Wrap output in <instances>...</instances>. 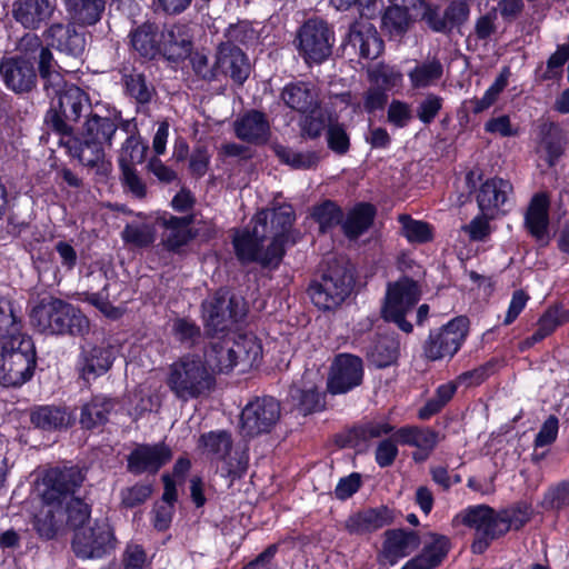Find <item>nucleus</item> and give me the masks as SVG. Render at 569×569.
Listing matches in <instances>:
<instances>
[{
    "mask_svg": "<svg viewBox=\"0 0 569 569\" xmlns=\"http://www.w3.org/2000/svg\"><path fill=\"white\" fill-rule=\"evenodd\" d=\"M58 80L52 84L42 81V89L51 98L50 107L44 114V124L52 132L59 134L61 140L74 134V126L81 118L92 111L90 96L74 83L66 81L62 70L56 72Z\"/></svg>",
    "mask_w": 569,
    "mask_h": 569,
    "instance_id": "1",
    "label": "nucleus"
},
{
    "mask_svg": "<svg viewBox=\"0 0 569 569\" xmlns=\"http://www.w3.org/2000/svg\"><path fill=\"white\" fill-rule=\"evenodd\" d=\"M120 113L116 110H102L99 103L87 116L80 133L74 134L61 144L83 166L94 168L103 164L106 149L112 147L113 138L119 129Z\"/></svg>",
    "mask_w": 569,
    "mask_h": 569,
    "instance_id": "2",
    "label": "nucleus"
},
{
    "mask_svg": "<svg viewBox=\"0 0 569 569\" xmlns=\"http://www.w3.org/2000/svg\"><path fill=\"white\" fill-rule=\"evenodd\" d=\"M30 321L47 335L83 337L90 330L89 319L73 305L59 298H44L31 311Z\"/></svg>",
    "mask_w": 569,
    "mask_h": 569,
    "instance_id": "3",
    "label": "nucleus"
},
{
    "mask_svg": "<svg viewBox=\"0 0 569 569\" xmlns=\"http://www.w3.org/2000/svg\"><path fill=\"white\" fill-rule=\"evenodd\" d=\"M167 386L183 402L207 397L216 386V377L200 356L186 355L170 365Z\"/></svg>",
    "mask_w": 569,
    "mask_h": 569,
    "instance_id": "4",
    "label": "nucleus"
},
{
    "mask_svg": "<svg viewBox=\"0 0 569 569\" xmlns=\"http://www.w3.org/2000/svg\"><path fill=\"white\" fill-rule=\"evenodd\" d=\"M37 365L36 347L29 336L0 341V383L19 387L31 379Z\"/></svg>",
    "mask_w": 569,
    "mask_h": 569,
    "instance_id": "5",
    "label": "nucleus"
},
{
    "mask_svg": "<svg viewBox=\"0 0 569 569\" xmlns=\"http://www.w3.org/2000/svg\"><path fill=\"white\" fill-rule=\"evenodd\" d=\"M355 284L352 267L343 260L328 262L319 280L312 281L308 293L316 307L332 310L350 295Z\"/></svg>",
    "mask_w": 569,
    "mask_h": 569,
    "instance_id": "6",
    "label": "nucleus"
},
{
    "mask_svg": "<svg viewBox=\"0 0 569 569\" xmlns=\"http://www.w3.org/2000/svg\"><path fill=\"white\" fill-rule=\"evenodd\" d=\"M268 218L267 211H259L251 220L252 228L237 232L233 237L236 256L241 263L258 262L262 267L276 268L282 260L277 244H269L263 249V243L269 238Z\"/></svg>",
    "mask_w": 569,
    "mask_h": 569,
    "instance_id": "7",
    "label": "nucleus"
},
{
    "mask_svg": "<svg viewBox=\"0 0 569 569\" xmlns=\"http://www.w3.org/2000/svg\"><path fill=\"white\" fill-rule=\"evenodd\" d=\"M420 296L421 290L418 282L407 276L395 282H389L382 307L383 319L396 323L403 332L410 333L413 326L406 320V315L412 311Z\"/></svg>",
    "mask_w": 569,
    "mask_h": 569,
    "instance_id": "8",
    "label": "nucleus"
},
{
    "mask_svg": "<svg viewBox=\"0 0 569 569\" xmlns=\"http://www.w3.org/2000/svg\"><path fill=\"white\" fill-rule=\"evenodd\" d=\"M296 41L297 50L307 64H320L332 53L335 32L327 21L312 18L299 28Z\"/></svg>",
    "mask_w": 569,
    "mask_h": 569,
    "instance_id": "9",
    "label": "nucleus"
},
{
    "mask_svg": "<svg viewBox=\"0 0 569 569\" xmlns=\"http://www.w3.org/2000/svg\"><path fill=\"white\" fill-rule=\"evenodd\" d=\"M206 327L209 332L218 333L228 330L233 323L242 320L247 313L243 298L230 293L226 289L218 290L202 303Z\"/></svg>",
    "mask_w": 569,
    "mask_h": 569,
    "instance_id": "10",
    "label": "nucleus"
},
{
    "mask_svg": "<svg viewBox=\"0 0 569 569\" xmlns=\"http://www.w3.org/2000/svg\"><path fill=\"white\" fill-rule=\"evenodd\" d=\"M468 325L469 320L460 316L431 330L422 346L423 356L431 361L452 358L467 337Z\"/></svg>",
    "mask_w": 569,
    "mask_h": 569,
    "instance_id": "11",
    "label": "nucleus"
},
{
    "mask_svg": "<svg viewBox=\"0 0 569 569\" xmlns=\"http://www.w3.org/2000/svg\"><path fill=\"white\" fill-rule=\"evenodd\" d=\"M281 416L280 402L271 396L256 397L240 415V429L244 437L269 433Z\"/></svg>",
    "mask_w": 569,
    "mask_h": 569,
    "instance_id": "12",
    "label": "nucleus"
},
{
    "mask_svg": "<svg viewBox=\"0 0 569 569\" xmlns=\"http://www.w3.org/2000/svg\"><path fill=\"white\" fill-rule=\"evenodd\" d=\"M117 545L113 529L107 519L96 520L92 526L78 529L72 538V550L83 559L101 558Z\"/></svg>",
    "mask_w": 569,
    "mask_h": 569,
    "instance_id": "13",
    "label": "nucleus"
},
{
    "mask_svg": "<svg viewBox=\"0 0 569 569\" xmlns=\"http://www.w3.org/2000/svg\"><path fill=\"white\" fill-rule=\"evenodd\" d=\"M77 27L71 20L68 23L54 22L44 29L42 38L51 51L54 49L71 61H81L87 48V34Z\"/></svg>",
    "mask_w": 569,
    "mask_h": 569,
    "instance_id": "14",
    "label": "nucleus"
},
{
    "mask_svg": "<svg viewBox=\"0 0 569 569\" xmlns=\"http://www.w3.org/2000/svg\"><path fill=\"white\" fill-rule=\"evenodd\" d=\"M0 78L8 90L27 96L37 89L40 77L32 61L4 56L0 59Z\"/></svg>",
    "mask_w": 569,
    "mask_h": 569,
    "instance_id": "15",
    "label": "nucleus"
},
{
    "mask_svg": "<svg viewBox=\"0 0 569 569\" xmlns=\"http://www.w3.org/2000/svg\"><path fill=\"white\" fill-rule=\"evenodd\" d=\"M84 480L83 471L77 466H63L49 469L43 477L42 499L47 505H61L74 493Z\"/></svg>",
    "mask_w": 569,
    "mask_h": 569,
    "instance_id": "16",
    "label": "nucleus"
},
{
    "mask_svg": "<svg viewBox=\"0 0 569 569\" xmlns=\"http://www.w3.org/2000/svg\"><path fill=\"white\" fill-rule=\"evenodd\" d=\"M362 380V359L351 353H339L330 366L327 389L331 395L347 393L360 386Z\"/></svg>",
    "mask_w": 569,
    "mask_h": 569,
    "instance_id": "17",
    "label": "nucleus"
},
{
    "mask_svg": "<svg viewBox=\"0 0 569 569\" xmlns=\"http://www.w3.org/2000/svg\"><path fill=\"white\" fill-rule=\"evenodd\" d=\"M18 54L29 61L36 62L41 81H47L52 84V80H58L56 72L63 70V68L54 59L49 44L36 34L26 33L17 43Z\"/></svg>",
    "mask_w": 569,
    "mask_h": 569,
    "instance_id": "18",
    "label": "nucleus"
},
{
    "mask_svg": "<svg viewBox=\"0 0 569 569\" xmlns=\"http://www.w3.org/2000/svg\"><path fill=\"white\" fill-rule=\"evenodd\" d=\"M171 459L172 451L164 442L139 443L127 456V470L134 476L156 475Z\"/></svg>",
    "mask_w": 569,
    "mask_h": 569,
    "instance_id": "19",
    "label": "nucleus"
},
{
    "mask_svg": "<svg viewBox=\"0 0 569 569\" xmlns=\"http://www.w3.org/2000/svg\"><path fill=\"white\" fill-rule=\"evenodd\" d=\"M317 372L306 371L300 383L290 387L289 399L292 408L302 416H308L325 408V396L319 391Z\"/></svg>",
    "mask_w": 569,
    "mask_h": 569,
    "instance_id": "20",
    "label": "nucleus"
},
{
    "mask_svg": "<svg viewBox=\"0 0 569 569\" xmlns=\"http://www.w3.org/2000/svg\"><path fill=\"white\" fill-rule=\"evenodd\" d=\"M269 214L268 231L271 238L270 244H277L282 259L286 252V246L296 244L301 234L298 230L292 229L296 216L290 206H280L272 210H266Z\"/></svg>",
    "mask_w": 569,
    "mask_h": 569,
    "instance_id": "21",
    "label": "nucleus"
},
{
    "mask_svg": "<svg viewBox=\"0 0 569 569\" xmlns=\"http://www.w3.org/2000/svg\"><path fill=\"white\" fill-rule=\"evenodd\" d=\"M345 47L353 49L362 59L375 60L383 51V40L372 23L356 20L349 26Z\"/></svg>",
    "mask_w": 569,
    "mask_h": 569,
    "instance_id": "22",
    "label": "nucleus"
},
{
    "mask_svg": "<svg viewBox=\"0 0 569 569\" xmlns=\"http://www.w3.org/2000/svg\"><path fill=\"white\" fill-rule=\"evenodd\" d=\"M216 70L218 76L229 77L234 83L243 84L251 66L247 54L236 44L221 42L216 51Z\"/></svg>",
    "mask_w": 569,
    "mask_h": 569,
    "instance_id": "23",
    "label": "nucleus"
},
{
    "mask_svg": "<svg viewBox=\"0 0 569 569\" xmlns=\"http://www.w3.org/2000/svg\"><path fill=\"white\" fill-rule=\"evenodd\" d=\"M56 8L51 0H16L12 3V17L23 28L38 30L51 19Z\"/></svg>",
    "mask_w": 569,
    "mask_h": 569,
    "instance_id": "24",
    "label": "nucleus"
},
{
    "mask_svg": "<svg viewBox=\"0 0 569 569\" xmlns=\"http://www.w3.org/2000/svg\"><path fill=\"white\" fill-rule=\"evenodd\" d=\"M194 222L193 214L183 217L162 216L157 219V224L163 228L162 244L166 249L172 252H178L179 249L191 241L196 233L191 229Z\"/></svg>",
    "mask_w": 569,
    "mask_h": 569,
    "instance_id": "25",
    "label": "nucleus"
},
{
    "mask_svg": "<svg viewBox=\"0 0 569 569\" xmlns=\"http://www.w3.org/2000/svg\"><path fill=\"white\" fill-rule=\"evenodd\" d=\"M233 128L238 139L256 146L267 143L271 136L267 116L253 109L238 117Z\"/></svg>",
    "mask_w": 569,
    "mask_h": 569,
    "instance_id": "26",
    "label": "nucleus"
},
{
    "mask_svg": "<svg viewBox=\"0 0 569 569\" xmlns=\"http://www.w3.org/2000/svg\"><path fill=\"white\" fill-rule=\"evenodd\" d=\"M213 372L228 373L236 367L233 338L227 335L212 336L204 348V360Z\"/></svg>",
    "mask_w": 569,
    "mask_h": 569,
    "instance_id": "27",
    "label": "nucleus"
},
{
    "mask_svg": "<svg viewBox=\"0 0 569 569\" xmlns=\"http://www.w3.org/2000/svg\"><path fill=\"white\" fill-rule=\"evenodd\" d=\"M161 56L170 61L191 56L192 34L187 24H173L162 29Z\"/></svg>",
    "mask_w": 569,
    "mask_h": 569,
    "instance_id": "28",
    "label": "nucleus"
},
{
    "mask_svg": "<svg viewBox=\"0 0 569 569\" xmlns=\"http://www.w3.org/2000/svg\"><path fill=\"white\" fill-rule=\"evenodd\" d=\"M113 362L112 349L109 347H83L79 357L78 368L80 376L89 382L104 375Z\"/></svg>",
    "mask_w": 569,
    "mask_h": 569,
    "instance_id": "29",
    "label": "nucleus"
},
{
    "mask_svg": "<svg viewBox=\"0 0 569 569\" xmlns=\"http://www.w3.org/2000/svg\"><path fill=\"white\" fill-rule=\"evenodd\" d=\"M525 224L538 241L545 244L549 242V198L546 193L533 196L526 212Z\"/></svg>",
    "mask_w": 569,
    "mask_h": 569,
    "instance_id": "30",
    "label": "nucleus"
},
{
    "mask_svg": "<svg viewBox=\"0 0 569 569\" xmlns=\"http://www.w3.org/2000/svg\"><path fill=\"white\" fill-rule=\"evenodd\" d=\"M281 99L288 108L300 114L310 112L321 104L316 87L302 81L287 84L282 89Z\"/></svg>",
    "mask_w": 569,
    "mask_h": 569,
    "instance_id": "31",
    "label": "nucleus"
},
{
    "mask_svg": "<svg viewBox=\"0 0 569 569\" xmlns=\"http://www.w3.org/2000/svg\"><path fill=\"white\" fill-rule=\"evenodd\" d=\"M162 29L153 22H144L130 32V43L134 51L144 59L161 56Z\"/></svg>",
    "mask_w": 569,
    "mask_h": 569,
    "instance_id": "32",
    "label": "nucleus"
},
{
    "mask_svg": "<svg viewBox=\"0 0 569 569\" xmlns=\"http://www.w3.org/2000/svg\"><path fill=\"white\" fill-rule=\"evenodd\" d=\"M392 522L391 511L387 507L370 508L351 515L346 520V529L351 535H366Z\"/></svg>",
    "mask_w": 569,
    "mask_h": 569,
    "instance_id": "33",
    "label": "nucleus"
},
{
    "mask_svg": "<svg viewBox=\"0 0 569 569\" xmlns=\"http://www.w3.org/2000/svg\"><path fill=\"white\" fill-rule=\"evenodd\" d=\"M382 555L390 565H396L400 558H403L416 550L420 543L419 536L415 531L403 529H392L386 531Z\"/></svg>",
    "mask_w": 569,
    "mask_h": 569,
    "instance_id": "34",
    "label": "nucleus"
},
{
    "mask_svg": "<svg viewBox=\"0 0 569 569\" xmlns=\"http://www.w3.org/2000/svg\"><path fill=\"white\" fill-rule=\"evenodd\" d=\"M400 342L395 333L377 335L366 348V356L377 368L395 363L399 357Z\"/></svg>",
    "mask_w": 569,
    "mask_h": 569,
    "instance_id": "35",
    "label": "nucleus"
},
{
    "mask_svg": "<svg viewBox=\"0 0 569 569\" xmlns=\"http://www.w3.org/2000/svg\"><path fill=\"white\" fill-rule=\"evenodd\" d=\"M69 20L81 28L96 26L106 11V0H62Z\"/></svg>",
    "mask_w": 569,
    "mask_h": 569,
    "instance_id": "36",
    "label": "nucleus"
},
{
    "mask_svg": "<svg viewBox=\"0 0 569 569\" xmlns=\"http://www.w3.org/2000/svg\"><path fill=\"white\" fill-rule=\"evenodd\" d=\"M512 192V184L501 178L488 179L481 184L477 196L479 209L488 214L500 206L505 204L508 196Z\"/></svg>",
    "mask_w": 569,
    "mask_h": 569,
    "instance_id": "37",
    "label": "nucleus"
},
{
    "mask_svg": "<svg viewBox=\"0 0 569 569\" xmlns=\"http://www.w3.org/2000/svg\"><path fill=\"white\" fill-rule=\"evenodd\" d=\"M116 405L117 401L113 398L94 396L81 408L80 423L82 428L92 430L106 425Z\"/></svg>",
    "mask_w": 569,
    "mask_h": 569,
    "instance_id": "38",
    "label": "nucleus"
},
{
    "mask_svg": "<svg viewBox=\"0 0 569 569\" xmlns=\"http://www.w3.org/2000/svg\"><path fill=\"white\" fill-rule=\"evenodd\" d=\"M375 216L376 208L371 203L357 204L347 213L346 219H342L343 234L350 240L358 239L371 227Z\"/></svg>",
    "mask_w": 569,
    "mask_h": 569,
    "instance_id": "39",
    "label": "nucleus"
},
{
    "mask_svg": "<svg viewBox=\"0 0 569 569\" xmlns=\"http://www.w3.org/2000/svg\"><path fill=\"white\" fill-rule=\"evenodd\" d=\"M462 523L476 529L477 535H486L489 538H499L492 535L498 523V512L487 505H479L467 508L462 513Z\"/></svg>",
    "mask_w": 569,
    "mask_h": 569,
    "instance_id": "40",
    "label": "nucleus"
},
{
    "mask_svg": "<svg viewBox=\"0 0 569 569\" xmlns=\"http://www.w3.org/2000/svg\"><path fill=\"white\" fill-rule=\"evenodd\" d=\"M540 147L547 153L549 167H553L563 153L566 136L562 128L555 122H545L539 127Z\"/></svg>",
    "mask_w": 569,
    "mask_h": 569,
    "instance_id": "41",
    "label": "nucleus"
},
{
    "mask_svg": "<svg viewBox=\"0 0 569 569\" xmlns=\"http://www.w3.org/2000/svg\"><path fill=\"white\" fill-rule=\"evenodd\" d=\"M64 512L60 505H48L33 518V529L41 539L51 540L62 529Z\"/></svg>",
    "mask_w": 569,
    "mask_h": 569,
    "instance_id": "42",
    "label": "nucleus"
},
{
    "mask_svg": "<svg viewBox=\"0 0 569 569\" xmlns=\"http://www.w3.org/2000/svg\"><path fill=\"white\" fill-rule=\"evenodd\" d=\"M381 20L382 30L391 39H401L411 29L416 18L412 12L391 4L386 9Z\"/></svg>",
    "mask_w": 569,
    "mask_h": 569,
    "instance_id": "43",
    "label": "nucleus"
},
{
    "mask_svg": "<svg viewBox=\"0 0 569 569\" xmlns=\"http://www.w3.org/2000/svg\"><path fill=\"white\" fill-rule=\"evenodd\" d=\"M236 367L244 371L259 362L262 347L254 336L240 335L233 338Z\"/></svg>",
    "mask_w": 569,
    "mask_h": 569,
    "instance_id": "44",
    "label": "nucleus"
},
{
    "mask_svg": "<svg viewBox=\"0 0 569 569\" xmlns=\"http://www.w3.org/2000/svg\"><path fill=\"white\" fill-rule=\"evenodd\" d=\"M31 422L34 427L52 431L67 428L70 417L67 411L56 406H40L31 411Z\"/></svg>",
    "mask_w": 569,
    "mask_h": 569,
    "instance_id": "45",
    "label": "nucleus"
},
{
    "mask_svg": "<svg viewBox=\"0 0 569 569\" xmlns=\"http://www.w3.org/2000/svg\"><path fill=\"white\" fill-rule=\"evenodd\" d=\"M531 518V508L526 503L517 505L498 512V523L492 535L503 536L510 529H521Z\"/></svg>",
    "mask_w": 569,
    "mask_h": 569,
    "instance_id": "46",
    "label": "nucleus"
},
{
    "mask_svg": "<svg viewBox=\"0 0 569 569\" xmlns=\"http://www.w3.org/2000/svg\"><path fill=\"white\" fill-rule=\"evenodd\" d=\"M393 437L398 442L418 449L433 450L438 442V433L429 428L403 427Z\"/></svg>",
    "mask_w": 569,
    "mask_h": 569,
    "instance_id": "47",
    "label": "nucleus"
},
{
    "mask_svg": "<svg viewBox=\"0 0 569 569\" xmlns=\"http://www.w3.org/2000/svg\"><path fill=\"white\" fill-rule=\"evenodd\" d=\"M392 427L385 422H368L352 428L345 437L340 439L341 447H358L373 438H379L392 431Z\"/></svg>",
    "mask_w": 569,
    "mask_h": 569,
    "instance_id": "48",
    "label": "nucleus"
},
{
    "mask_svg": "<svg viewBox=\"0 0 569 569\" xmlns=\"http://www.w3.org/2000/svg\"><path fill=\"white\" fill-rule=\"evenodd\" d=\"M147 151L148 146L142 142L139 132H131L121 146L119 156L120 169H133L136 164L142 163L146 159Z\"/></svg>",
    "mask_w": 569,
    "mask_h": 569,
    "instance_id": "49",
    "label": "nucleus"
},
{
    "mask_svg": "<svg viewBox=\"0 0 569 569\" xmlns=\"http://www.w3.org/2000/svg\"><path fill=\"white\" fill-rule=\"evenodd\" d=\"M443 74L442 63L433 58L416 64L409 72V79L412 88L421 89L435 84Z\"/></svg>",
    "mask_w": 569,
    "mask_h": 569,
    "instance_id": "50",
    "label": "nucleus"
},
{
    "mask_svg": "<svg viewBox=\"0 0 569 569\" xmlns=\"http://www.w3.org/2000/svg\"><path fill=\"white\" fill-rule=\"evenodd\" d=\"M199 443L216 460H224L232 449L231 435L224 430L201 435Z\"/></svg>",
    "mask_w": 569,
    "mask_h": 569,
    "instance_id": "51",
    "label": "nucleus"
},
{
    "mask_svg": "<svg viewBox=\"0 0 569 569\" xmlns=\"http://www.w3.org/2000/svg\"><path fill=\"white\" fill-rule=\"evenodd\" d=\"M311 216L318 222L320 231L323 233L337 226H341L345 217L341 208L331 200H326L315 206Z\"/></svg>",
    "mask_w": 569,
    "mask_h": 569,
    "instance_id": "52",
    "label": "nucleus"
},
{
    "mask_svg": "<svg viewBox=\"0 0 569 569\" xmlns=\"http://www.w3.org/2000/svg\"><path fill=\"white\" fill-rule=\"evenodd\" d=\"M274 152L281 162L298 170L315 168L319 162V156L315 151L299 152L288 147L276 146Z\"/></svg>",
    "mask_w": 569,
    "mask_h": 569,
    "instance_id": "53",
    "label": "nucleus"
},
{
    "mask_svg": "<svg viewBox=\"0 0 569 569\" xmlns=\"http://www.w3.org/2000/svg\"><path fill=\"white\" fill-rule=\"evenodd\" d=\"M328 124L329 122H327L320 104L315 110L301 114L299 120L301 137L305 139H317L328 129Z\"/></svg>",
    "mask_w": 569,
    "mask_h": 569,
    "instance_id": "54",
    "label": "nucleus"
},
{
    "mask_svg": "<svg viewBox=\"0 0 569 569\" xmlns=\"http://www.w3.org/2000/svg\"><path fill=\"white\" fill-rule=\"evenodd\" d=\"M16 336H26L21 332V323L10 300L0 298V340Z\"/></svg>",
    "mask_w": 569,
    "mask_h": 569,
    "instance_id": "55",
    "label": "nucleus"
},
{
    "mask_svg": "<svg viewBox=\"0 0 569 569\" xmlns=\"http://www.w3.org/2000/svg\"><path fill=\"white\" fill-rule=\"evenodd\" d=\"M430 541L426 542L420 556L428 560L435 569L447 557L451 543L448 537L438 533H429Z\"/></svg>",
    "mask_w": 569,
    "mask_h": 569,
    "instance_id": "56",
    "label": "nucleus"
},
{
    "mask_svg": "<svg viewBox=\"0 0 569 569\" xmlns=\"http://www.w3.org/2000/svg\"><path fill=\"white\" fill-rule=\"evenodd\" d=\"M399 221L402 234L409 242L426 243L432 240V227L428 222L415 220L407 214H401Z\"/></svg>",
    "mask_w": 569,
    "mask_h": 569,
    "instance_id": "57",
    "label": "nucleus"
},
{
    "mask_svg": "<svg viewBox=\"0 0 569 569\" xmlns=\"http://www.w3.org/2000/svg\"><path fill=\"white\" fill-rule=\"evenodd\" d=\"M172 335L184 347L197 346L202 338L200 327L188 318H177L172 322Z\"/></svg>",
    "mask_w": 569,
    "mask_h": 569,
    "instance_id": "58",
    "label": "nucleus"
},
{
    "mask_svg": "<svg viewBox=\"0 0 569 569\" xmlns=\"http://www.w3.org/2000/svg\"><path fill=\"white\" fill-rule=\"evenodd\" d=\"M413 17L425 22L433 32L448 34L445 13L438 4L425 0L421 9H418Z\"/></svg>",
    "mask_w": 569,
    "mask_h": 569,
    "instance_id": "59",
    "label": "nucleus"
},
{
    "mask_svg": "<svg viewBox=\"0 0 569 569\" xmlns=\"http://www.w3.org/2000/svg\"><path fill=\"white\" fill-rule=\"evenodd\" d=\"M368 77L373 87H379L385 91L397 87L402 79L400 72L387 64H377L368 69Z\"/></svg>",
    "mask_w": 569,
    "mask_h": 569,
    "instance_id": "60",
    "label": "nucleus"
},
{
    "mask_svg": "<svg viewBox=\"0 0 569 569\" xmlns=\"http://www.w3.org/2000/svg\"><path fill=\"white\" fill-rule=\"evenodd\" d=\"M153 487L149 482H137L120 491V505L126 509L136 508L144 503L152 495Z\"/></svg>",
    "mask_w": 569,
    "mask_h": 569,
    "instance_id": "61",
    "label": "nucleus"
},
{
    "mask_svg": "<svg viewBox=\"0 0 569 569\" xmlns=\"http://www.w3.org/2000/svg\"><path fill=\"white\" fill-rule=\"evenodd\" d=\"M122 239L139 248L149 247L156 240V230L147 223L127 224L122 231Z\"/></svg>",
    "mask_w": 569,
    "mask_h": 569,
    "instance_id": "62",
    "label": "nucleus"
},
{
    "mask_svg": "<svg viewBox=\"0 0 569 569\" xmlns=\"http://www.w3.org/2000/svg\"><path fill=\"white\" fill-rule=\"evenodd\" d=\"M126 90L128 94L144 104L150 102L154 88L149 84L142 73H130L124 78Z\"/></svg>",
    "mask_w": 569,
    "mask_h": 569,
    "instance_id": "63",
    "label": "nucleus"
},
{
    "mask_svg": "<svg viewBox=\"0 0 569 569\" xmlns=\"http://www.w3.org/2000/svg\"><path fill=\"white\" fill-rule=\"evenodd\" d=\"M328 148L336 154L343 156L350 149V139L345 126L330 121L326 132Z\"/></svg>",
    "mask_w": 569,
    "mask_h": 569,
    "instance_id": "64",
    "label": "nucleus"
}]
</instances>
